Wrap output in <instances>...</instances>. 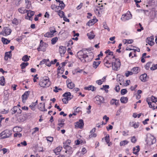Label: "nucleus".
Returning a JSON list of instances; mask_svg holds the SVG:
<instances>
[{"label": "nucleus", "instance_id": "obj_1", "mask_svg": "<svg viewBox=\"0 0 157 157\" xmlns=\"http://www.w3.org/2000/svg\"><path fill=\"white\" fill-rule=\"evenodd\" d=\"M77 55L78 58L83 63L90 62L94 57L93 53H90L89 55H87L83 51H79Z\"/></svg>", "mask_w": 157, "mask_h": 157}, {"label": "nucleus", "instance_id": "obj_2", "mask_svg": "<svg viewBox=\"0 0 157 157\" xmlns=\"http://www.w3.org/2000/svg\"><path fill=\"white\" fill-rule=\"evenodd\" d=\"M113 60L112 61V66L113 70L117 71L121 65V63L120 59L118 58H116L114 56L113 57Z\"/></svg>", "mask_w": 157, "mask_h": 157}, {"label": "nucleus", "instance_id": "obj_3", "mask_svg": "<svg viewBox=\"0 0 157 157\" xmlns=\"http://www.w3.org/2000/svg\"><path fill=\"white\" fill-rule=\"evenodd\" d=\"M39 84L40 86L43 87H48L50 85V82L48 77H45L40 79Z\"/></svg>", "mask_w": 157, "mask_h": 157}, {"label": "nucleus", "instance_id": "obj_4", "mask_svg": "<svg viewBox=\"0 0 157 157\" xmlns=\"http://www.w3.org/2000/svg\"><path fill=\"white\" fill-rule=\"evenodd\" d=\"M12 134L11 130L6 129L0 133V139H3L10 137Z\"/></svg>", "mask_w": 157, "mask_h": 157}, {"label": "nucleus", "instance_id": "obj_5", "mask_svg": "<svg viewBox=\"0 0 157 157\" xmlns=\"http://www.w3.org/2000/svg\"><path fill=\"white\" fill-rule=\"evenodd\" d=\"M11 32V29L8 27H5L3 28V30L0 33V35L6 36L10 35Z\"/></svg>", "mask_w": 157, "mask_h": 157}, {"label": "nucleus", "instance_id": "obj_6", "mask_svg": "<svg viewBox=\"0 0 157 157\" xmlns=\"http://www.w3.org/2000/svg\"><path fill=\"white\" fill-rule=\"evenodd\" d=\"M94 102L98 105H101L104 103V98L102 96H97L94 99Z\"/></svg>", "mask_w": 157, "mask_h": 157}, {"label": "nucleus", "instance_id": "obj_7", "mask_svg": "<svg viewBox=\"0 0 157 157\" xmlns=\"http://www.w3.org/2000/svg\"><path fill=\"white\" fill-rule=\"evenodd\" d=\"M103 62L105 66L108 68H109L112 66L111 60L108 56H106L105 57L104 59Z\"/></svg>", "mask_w": 157, "mask_h": 157}, {"label": "nucleus", "instance_id": "obj_8", "mask_svg": "<svg viewBox=\"0 0 157 157\" xmlns=\"http://www.w3.org/2000/svg\"><path fill=\"white\" fill-rule=\"evenodd\" d=\"M132 17V15L129 12V13L127 12L126 14L123 15L121 19L123 21H125L130 19Z\"/></svg>", "mask_w": 157, "mask_h": 157}, {"label": "nucleus", "instance_id": "obj_9", "mask_svg": "<svg viewBox=\"0 0 157 157\" xmlns=\"http://www.w3.org/2000/svg\"><path fill=\"white\" fill-rule=\"evenodd\" d=\"M63 148L66 149L65 152L67 153L66 155V156L67 157H70L73 152L71 147L69 146H65L63 147Z\"/></svg>", "mask_w": 157, "mask_h": 157}, {"label": "nucleus", "instance_id": "obj_10", "mask_svg": "<svg viewBox=\"0 0 157 157\" xmlns=\"http://www.w3.org/2000/svg\"><path fill=\"white\" fill-rule=\"evenodd\" d=\"M76 127H77L80 128H82L84 126L83 121L82 119H80L76 123L75 125Z\"/></svg>", "mask_w": 157, "mask_h": 157}, {"label": "nucleus", "instance_id": "obj_11", "mask_svg": "<svg viewBox=\"0 0 157 157\" xmlns=\"http://www.w3.org/2000/svg\"><path fill=\"white\" fill-rule=\"evenodd\" d=\"M96 131V128H93L90 132V135L88 137L89 139H90L92 137H95L97 136L96 133H94Z\"/></svg>", "mask_w": 157, "mask_h": 157}, {"label": "nucleus", "instance_id": "obj_12", "mask_svg": "<svg viewBox=\"0 0 157 157\" xmlns=\"http://www.w3.org/2000/svg\"><path fill=\"white\" fill-rule=\"evenodd\" d=\"M45 64V65L48 67H50L51 66V63L49 62L48 59H43L40 62L39 65H42Z\"/></svg>", "mask_w": 157, "mask_h": 157}, {"label": "nucleus", "instance_id": "obj_13", "mask_svg": "<svg viewBox=\"0 0 157 157\" xmlns=\"http://www.w3.org/2000/svg\"><path fill=\"white\" fill-rule=\"evenodd\" d=\"M30 93V91H26L21 96V98L22 99V101L23 102L25 101H24V100H26L27 99Z\"/></svg>", "mask_w": 157, "mask_h": 157}, {"label": "nucleus", "instance_id": "obj_14", "mask_svg": "<svg viewBox=\"0 0 157 157\" xmlns=\"http://www.w3.org/2000/svg\"><path fill=\"white\" fill-rule=\"evenodd\" d=\"M38 108L41 111H47V109H45V104H42V103H40L38 105Z\"/></svg>", "mask_w": 157, "mask_h": 157}, {"label": "nucleus", "instance_id": "obj_15", "mask_svg": "<svg viewBox=\"0 0 157 157\" xmlns=\"http://www.w3.org/2000/svg\"><path fill=\"white\" fill-rule=\"evenodd\" d=\"M98 21L96 17L94 18L93 19L90 20L87 23V25L89 26H92L96 23Z\"/></svg>", "mask_w": 157, "mask_h": 157}, {"label": "nucleus", "instance_id": "obj_16", "mask_svg": "<svg viewBox=\"0 0 157 157\" xmlns=\"http://www.w3.org/2000/svg\"><path fill=\"white\" fill-rule=\"evenodd\" d=\"M119 100L115 99H112L110 101V104L111 105H115L116 106L119 105Z\"/></svg>", "mask_w": 157, "mask_h": 157}, {"label": "nucleus", "instance_id": "obj_17", "mask_svg": "<svg viewBox=\"0 0 157 157\" xmlns=\"http://www.w3.org/2000/svg\"><path fill=\"white\" fill-rule=\"evenodd\" d=\"M84 89L85 90H91L92 91H94L96 90V88L92 85H90L88 86L85 87Z\"/></svg>", "mask_w": 157, "mask_h": 157}, {"label": "nucleus", "instance_id": "obj_18", "mask_svg": "<svg viewBox=\"0 0 157 157\" xmlns=\"http://www.w3.org/2000/svg\"><path fill=\"white\" fill-rule=\"evenodd\" d=\"M11 51L9 52H6L5 54V59L6 60H8V58H11Z\"/></svg>", "mask_w": 157, "mask_h": 157}, {"label": "nucleus", "instance_id": "obj_19", "mask_svg": "<svg viewBox=\"0 0 157 157\" xmlns=\"http://www.w3.org/2000/svg\"><path fill=\"white\" fill-rule=\"evenodd\" d=\"M66 48L65 47L61 46L59 47V51L60 53L61 54H64L66 51Z\"/></svg>", "mask_w": 157, "mask_h": 157}, {"label": "nucleus", "instance_id": "obj_20", "mask_svg": "<svg viewBox=\"0 0 157 157\" xmlns=\"http://www.w3.org/2000/svg\"><path fill=\"white\" fill-rule=\"evenodd\" d=\"M62 149V148L60 146H58L56 149L53 150V152L55 153L56 155H58L59 154V153L61 151Z\"/></svg>", "mask_w": 157, "mask_h": 157}, {"label": "nucleus", "instance_id": "obj_21", "mask_svg": "<svg viewBox=\"0 0 157 157\" xmlns=\"http://www.w3.org/2000/svg\"><path fill=\"white\" fill-rule=\"evenodd\" d=\"M140 78L142 81L143 82H146L147 78V75L146 74L142 75L140 76Z\"/></svg>", "mask_w": 157, "mask_h": 157}, {"label": "nucleus", "instance_id": "obj_22", "mask_svg": "<svg viewBox=\"0 0 157 157\" xmlns=\"http://www.w3.org/2000/svg\"><path fill=\"white\" fill-rule=\"evenodd\" d=\"M140 150V147L138 145L134 147L133 148V153L135 155H136Z\"/></svg>", "mask_w": 157, "mask_h": 157}, {"label": "nucleus", "instance_id": "obj_23", "mask_svg": "<svg viewBox=\"0 0 157 157\" xmlns=\"http://www.w3.org/2000/svg\"><path fill=\"white\" fill-rule=\"evenodd\" d=\"M87 35L88 38L90 40L93 39L95 36L93 31H91L90 33H87Z\"/></svg>", "mask_w": 157, "mask_h": 157}, {"label": "nucleus", "instance_id": "obj_24", "mask_svg": "<svg viewBox=\"0 0 157 157\" xmlns=\"http://www.w3.org/2000/svg\"><path fill=\"white\" fill-rule=\"evenodd\" d=\"M27 16L29 17V20H30V18L32 16H33L35 13V12L31 10H28L27 11Z\"/></svg>", "mask_w": 157, "mask_h": 157}, {"label": "nucleus", "instance_id": "obj_25", "mask_svg": "<svg viewBox=\"0 0 157 157\" xmlns=\"http://www.w3.org/2000/svg\"><path fill=\"white\" fill-rule=\"evenodd\" d=\"M120 101L122 103H126L128 101V98L126 97H122L120 99Z\"/></svg>", "mask_w": 157, "mask_h": 157}, {"label": "nucleus", "instance_id": "obj_26", "mask_svg": "<svg viewBox=\"0 0 157 157\" xmlns=\"http://www.w3.org/2000/svg\"><path fill=\"white\" fill-rule=\"evenodd\" d=\"M131 71L132 72L133 74H137L140 71L139 67H133L131 70Z\"/></svg>", "mask_w": 157, "mask_h": 157}, {"label": "nucleus", "instance_id": "obj_27", "mask_svg": "<svg viewBox=\"0 0 157 157\" xmlns=\"http://www.w3.org/2000/svg\"><path fill=\"white\" fill-rule=\"evenodd\" d=\"M101 63L100 61H94L93 63V66L95 68H96Z\"/></svg>", "mask_w": 157, "mask_h": 157}, {"label": "nucleus", "instance_id": "obj_28", "mask_svg": "<svg viewBox=\"0 0 157 157\" xmlns=\"http://www.w3.org/2000/svg\"><path fill=\"white\" fill-rule=\"evenodd\" d=\"M0 84L2 86H4L5 84V78L4 76H2L0 78Z\"/></svg>", "mask_w": 157, "mask_h": 157}, {"label": "nucleus", "instance_id": "obj_29", "mask_svg": "<svg viewBox=\"0 0 157 157\" xmlns=\"http://www.w3.org/2000/svg\"><path fill=\"white\" fill-rule=\"evenodd\" d=\"M18 11L21 13H27V11H28V10H26L24 8L21 7L19 8L18 9Z\"/></svg>", "mask_w": 157, "mask_h": 157}, {"label": "nucleus", "instance_id": "obj_30", "mask_svg": "<svg viewBox=\"0 0 157 157\" xmlns=\"http://www.w3.org/2000/svg\"><path fill=\"white\" fill-rule=\"evenodd\" d=\"M68 88L70 89H73L75 86V85L72 82H69L67 84Z\"/></svg>", "mask_w": 157, "mask_h": 157}, {"label": "nucleus", "instance_id": "obj_31", "mask_svg": "<svg viewBox=\"0 0 157 157\" xmlns=\"http://www.w3.org/2000/svg\"><path fill=\"white\" fill-rule=\"evenodd\" d=\"M149 100H150V99H149V98H147L146 101L148 105H149V107L151 108H152L153 110L155 109V107L154 105L152 104L151 103V102L149 101Z\"/></svg>", "mask_w": 157, "mask_h": 157}, {"label": "nucleus", "instance_id": "obj_32", "mask_svg": "<svg viewBox=\"0 0 157 157\" xmlns=\"http://www.w3.org/2000/svg\"><path fill=\"white\" fill-rule=\"evenodd\" d=\"M2 42L5 44H8L10 42V40H8L7 39H6L4 37L2 38Z\"/></svg>", "mask_w": 157, "mask_h": 157}, {"label": "nucleus", "instance_id": "obj_33", "mask_svg": "<svg viewBox=\"0 0 157 157\" xmlns=\"http://www.w3.org/2000/svg\"><path fill=\"white\" fill-rule=\"evenodd\" d=\"M29 63L28 62H26V63L23 62L20 65V66L21 67V69H24L26 67L28 66L29 65Z\"/></svg>", "mask_w": 157, "mask_h": 157}, {"label": "nucleus", "instance_id": "obj_34", "mask_svg": "<svg viewBox=\"0 0 157 157\" xmlns=\"http://www.w3.org/2000/svg\"><path fill=\"white\" fill-rule=\"evenodd\" d=\"M130 125H131L132 124V126L133 127L135 128H138L139 125V122H137L136 123H134V122H130Z\"/></svg>", "mask_w": 157, "mask_h": 157}, {"label": "nucleus", "instance_id": "obj_35", "mask_svg": "<svg viewBox=\"0 0 157 157\" xmlns=\"http://www.w3.org/2000/svg\"><path fill=\"white\" fill-rule=\"evenodd\" d=\"M128 141L126 140H124L121 141L120 143V146H124L127 144L128 143Z\"/></svg>", "mask_w": 157, "mask_h": 157}, {"label": "nucleus", "instance_id": "obj_36", "mask_svg": "<svg viewBox=\"0 0 157 157\" xmlns=\"http://www.w3.org/2000/svg\"><path fill=\"white\" fill-rule=\"evenodd\" d=\"M71 143V140H67L65 142L63 143V147L66 146H69V145Z\"/></svg>", "mask_w": 157, "mask_h": 157}, {"label": "nucleus", "instance_id": "obj_37", "mask_svg": "<svg viewBox=\"0 0 157 157\" xmlns=\"http://www.w3.org/2000/svg\"><path fill=\"white\" fill-rule=\"evenodd\" d=\"M22 61L24 62H27L29 60V58L27 55L24 56L22 58Z\"/></svg>", "mask_w": 157, "mask_h": 157}, {"label": "nucleus", "instance_id": "obj_38", "mask_svg": "<svg viewBox=\"0 0 157 157\" xmlns=\"http://www.w3.org/2000/svg\"><path fill=\"white\" fill-rule=\"evenodd\" d=\"M65 6V5L63 2L62 1V2H60L59 3V6H58L57 9H58L59 7H60L61 9L62 10L64 8Z\"/></svg>", "mask_w": 157, "mask_h": 157}, {"label": "nucleus", "instance_id": "obj_39", "mask_svg": "<svg viewBox=\"0 0 157 157\" xmlns=\"http://www.w3.org/2000/svg\"><path fill=\"white\" fill-rule=\"evenodd\" d=\"M57 37H55L53 38L51 40V43L52 44H55L58 40Z\"/></svg>", "mask_w": 157, "mask_h": 157}, {"label": "nucleus", "instance_id": "obj_40", "mask_svg": "<svg viewBox=\"0 0 157 157\" xmlns=\"http://www.w3.org/2000/svg\"><path fill=\"white\" fill-rule=\"evenodd\" d=\"M152 63V62H148L147 63L146 65L145 66V67L146 69L147 70H148L149 69V68Z\"/></svg>", "mask_w": 157, "mask_h": 157}, {"label": "nucleus", "instance_id": "obj_41", "mask_svg": "<svg viewBox=\"0 0 157 157\" xmlns=\"http://www.w3.org/2000/svg\"><path fill=\"white\" fill-rule=\"evenodd\" d=\"M17 109L18 107L17 106H14L11 109V111H12V114H13L16 113L17 112Z\"/></svg>", "mask_w": 157, "mask_h": 157}, {"label": "nucleus", "instance_id": "obj_42", "mask_svg": "<svg viewBox=\"0 0 157 157\" xmlns=\"http://www.w3.org/2000/svg\"><path fill=\"white\" fill-rule=\"evenodd\" d=\"M58 15L61 17H64V13L63 11L59 10L58 12Z\"/></svg>", "mask_w": 157, "mask_h": 157}, {"label": "nucleus", "instance_id": "obj_43", "mask_svg": "<svg viewBox=\"0 0 157 157\" xmlns=\"http://www.w3.org/2000/svg\"><path fill=\"white\" fill-rule=\"evenodd\" d=\"M63 96L64 97H71V94L70 92H66L63 94Z\"/></svg>", "mask_w": 157, "mask_h": 157}, {"label": "nucleus", "instance_id": "obj_44", "mask_svg": "<svg viewBox=\"0 0 157 157\" xmlns=\"http://www.w3.org/2000/svg\"><path fill=\"white\" fill-rule=\"evenodd\" d=\"M44 36L45 37H52L53 36L50 32H48L44 34Z\"/></svg>", "mask_w": 157, "mask_h": 157}, {"label": "nucleus", "instance_id": "obj_45", "mask_svg": "<svg viewBox=\"0 0 157 157\" xmlns=\"http://www.w3.org/2000/svg\"><path fill=\"white\" fill-rule=\"evenodd\" d=\"M36 105V103H32L30 105H29V107L31 108V109L33 110H35V107Z\"/></svg>", "mask_w": 157, "mask_h": 157}, {"label": "nucleus", "instance_id": "obj_46", "mask_svg": "<svg viewBox=\"0 0 157 157\" xmlns=\"http://www.w3.org/2000/svg\"><path fill=\"white\" fill-rule=\"evenodd\" d=\"M148 98L149 99V98L151 99V101H152L153 102L155 103L157 101L156 98H155V97L153 96H152L151 98Z\"/></svg>", "mask_w": 157, "mask_h": 157}, {"label": "nucleus", "instance_id": "obj_47", "mask_svg": "<svg viewBox=\"0 0 157 157\" xmlns=\"http://www.w3.org/2000/svg\"><path fill=\"white\" fill-rule=\"evenodd\" d=\"M12 23L13 24L17 25L18 24V20L16 18H14L12 21Z\"/></svg>", "mask_w": 157, "mask_h": 157}, {"label": "nucleus", "instance_id": "obj_48", "mask_svg": "<svg viewBox=\"0 0 157 157\" xmlns=\"http://www.w3.org/2000/svg\"><path fill=\"white\" fill-rule=\"evenodd\" d=\"M105 140L106 143H108L110 141L109 136V134H107L105 137Z\"/></svg>", "mask_w": 157, "mask_h": 157}, {"label": "nucleus", "instance_id": "obj_49", "mask_svg": "<svg viewBox=\"0 0 157 157\" xmlns=\"http://www.w3.org/2000/svg\"><path fill=\"white\" fill-rule=\"evenodd\" d=\"M127 92V91L126 89H122L121 91V94L122 95H124Z\"/></svg>", "mask_w": 157, "mask_h": 157}, {"label": "nucleus", "instance_id": "obj_50", "mask_svg": "<svg viewBox=\"0 0 157 157\" xmlns=\"http://www.w3.org/2000/svg\"><path fill=\"white\" fill-rule=\"evenodd\" d=\"M133 72L132 71H128L125 73V75L126 77H128L129 75H131L132 74Z\"/></svg>", "mask_w": 157, "mask_h": 157}, {"label": "nucleus", "instance_id": "obj_51", "mask_svg": "<svg viewBox=\"0 0 157 157\" xmlns=\"http://www.w3.org/2000/svg\"><path fill=\"white\" fill-rule=\"evenodd\" d=\"M103 27L105 29H106L108 30V31H109L110 29L109 27L107 26L106 23L105 22H104L103 23Z\"/></svg>", "mask_w": 157, "mask_h": 157}, {"label": "nucleus", "instance_id": "obj_52", "mask_svg": "<svg viewBox=\"0 0 157 157\" xmlns=\"http://www.w3.org/2000/svg\"><path fill=\"white\" fill-rule=\"evenodd\" d=\"M137 141V140L135 136H132L131 137V141L133 143H135Z\"/></svg>", "mask_w": 157, "mask_h": 157}, {"label": "nucleus", "instance_id": "obj_53", "mask_svg": "<svg viewBox=\"0 0 157 157\" xmlns=\"http://www.w3.org/2000/svg\"><path fill=\"white\" fill-rule=\"evenodd\" d=\"M8 113V111L6 110L5 109H0V113L2 114H6Z\"/></svg>", "mask_w": 157, "mask_h": 157}, {"label": "nucleus", "instance_id": "obj_54", "mask_svg": "<svg viewBox=\"0 0 157 157\" xmlns=\"http://www.w3.org/2000/svg\"><path fill=\"white\" fill-rule=\"evenodd\" d=\"M42 44H44V47H45V48H46L48 46V45L47 44L43 42V40H41L40 41V46H41V45H42Z\"/></svg>", "mask_w": 157, "mask_h": 157}, {"label": "nucleus", "instance_id": "obj_55", "mask_svg": "<svg viewBox=\"0 0 157 157\" xmlns=\"http://www.w3.org/2000/svg\"><path fill=\"white\" fill-rule=\"evenodd\" d=\"M157 69V64L153 65V66L150 68L151 70L153 71Z\"/></svg>", "mask_w": 157, "mask_h": 157}, {"label": "nucleus", "instance_id": "obj_56", "mask_svg": "<svg viewBox=\"0 0 157 157\" xmlns=\"http://www.w3.org/2000/svg\"><path fill=\"white\" fill-rule=\"evenodd\" d=\"M125 43H127L128 44H131L133 42V40L132 39H129V40H125Z\"/></svg>", "mask_w": 157, "mask_h": 157}, {"label": "nucleus", "instance_id": "obj_57", "mask_svg": "<svg viewBox=\"0 0 157 157\" xmlns=\"http://www.w3.org/2000/svg\"><path fill=\"white\" fill-rule=\"evenodd\" d=\"M153 40L154 38L152 36L148 37L147 39V41H153Z\"/></svg>", "mask_w": 157, "mask_h": 157}, {"label": "nucleus", "instance_id": "obj_58", "mask_svg": "<svg viewBox=\"0 0 157 157\" xmlns=\"http://www.w3.org/2000/svg\"><path fill=\"white\" fill-rule=\"evenodd\" d=\"M46 139L47 141L52 142L53 140V138L52 137L48 136L46 137Z\"/></svg>", "mask_w": 157, "mask_h": 157}, {"label": "nucleus", "instance_id": "obj_59", "mask_svg": "<svg viewBox=\"0 0 157 157\" xmlns=\"http://www.w3.org/2000/svg\"><path fill=\"white\" fill-rule=\"evenodd\" d=\"M37 49L38 51H42L43 52H44L45 51V48H42L40 46H39V47L37 48Z\"/></svg>", "mask_w": 157, "mask_h": 157}, {"label": "nucleus", "instance_id": "obj_60", "mask_svg": "<svg viewBox=\"0 0 157 157\" xmlns=\"http://www.w3.org/2000/svg\"><path fill=\"white\" fill-rule=\"evenodd\" d=\"M120 89V88L119 87V85L116 86L115 87V90L117 92H119Z\"/></svg>", "mask_w": 157, "mask_h": 157}, {"label": "nucleus", "instance_id": "obj_61", "mask_svg": "<svg viewBox=\"0 0 157 157\" xmlns=\"http://www.w3.org/2000/svg\"><path fill=\"white\" fill-rule=\"evenodd\" d=\"M103 81L101 80H98L96 81V82L99 85H101L103 83Z\"/></svg>", "mask_w": 157, "mask_h": 157}, {"label": "nucleus", "instance_id": "obj_62", "mask_svg": "<svg viewBox=\"0 0 157 157\" xmlns=\"http://www.w3.org/2000/svg\"><path fill=\"white\" fill-rule=\"evenodd\" d=\"M137 85H135L134 86H132L130 88V89L132 91L134 90L137 87Z\"/></svg>", "mask_w": 157, "mask_h": 157}, {"label": "nucleus", "instance_id": "obj_63", "mask_svg": "<svg viewBox=\"0 0 157 157\" xmlns=\"http://www.w3.org/2000/svg\"><path fill=\"white\" fill-rule=\"evenodd\" d=\"M103 119H105L106 122H107L109 119V117H107L106 115H105L103 118Z\"/></svg>", "mask_w": 157, "mask_h": 157}, {"label": "nucleus", "instance_id": "obj_64", "mask_svg": "<svg viewBox=\"0 0 157 157\" xmlns=\"http://www.w3.org/2000/svg\"><path fill=\"white\" fill-rule=\"evenodd\" d=\"M62 101L63 102L64 104H66L68 103V101H67V100L66 99V98H64L62 99Z\"/></svg>", "mask_w": 157, "mask_h": 157}]
</instances>
